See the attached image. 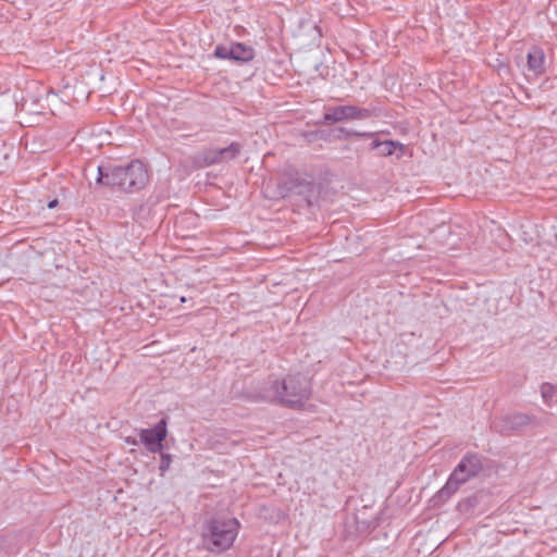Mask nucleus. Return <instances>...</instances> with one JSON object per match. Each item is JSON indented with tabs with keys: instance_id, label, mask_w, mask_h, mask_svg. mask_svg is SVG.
<instances>
[{
	"instance_id": "1",
	"label": "nucleus",
	"mask_w": 557,
	"mask_h": 557,
	"mask_svg": "<svg viewBox=\"0 0 557 557\" xmlns=\"http://www.w3.org/2000/svg\"><path fill=\"white\" fill-rule=\"evenodd\" d=\"M149 181L146 165L132 161L127 166H98L96 184L117 188L123 191H137L144 188Z\"/></svg>"
},
{
	"instance_id": "2",
	"label": "nucleus",
	"mask_w": 557,
	"mask_h": 557,
	"mask_svg": "<svg viewBox=\"0 0 557 557\" xmlns=\"http://www.w3.org/2000/svg\"><path fill=\"white\" fill-rule=\"evenodd\" d=\"M311 383L302 374L287 375L281 382H272L265 389L263 398L269 401H277L290 408H298L309 399Z\"/></svg>"
},
{
	"instance_id": "3",
	"label": "nucleus",
	"mask_w": 557,
	"mask_h": 557,
	"mask_svg": "<svg viewBox=\"0 0 557 557\" xmlns=\"http://www.w3.org/2000/svg\"><path fill=\"white\" fill-rule=\"evenodd\" d=\"M239 527L236 518L211 519L203 528V543L213 553L224 552L233 545Z\"/></svg>"
},
{
	"instance_id": "4",
	"label": "nucleus",
	"mask_w": 557,
	"mask_h": 557,
	"mask_svg": "<svg viewBox=\"0 0 557 557\" xmlns=\"http://www.w3.org/2000/svg\"><path fill=\"white\" fill-rule=\"evenodd\" d=\"M482 470V460L478 454L465 455L449 474L445 485L437 492L436 497L441 502L448 500L459 487L470 479L475 478Z\"/></svg>"
},
{
	"instance_id": "5",
	"label": "nucleus",
	"mask_w": 557,
	"mask_h": 557,
	"mask_svg": "<svg viewBox=\"0 0 557 557\" xmlns=\"http://www.w3.org/2000/svg\"><path fill=\"white\" fill-rule=\"evenodd\" d=\"M168 435L166 421L161 419L151 429H140L139 438L148 451L159 453L163 448V441Z\"/></svg>"
},
{
	"instance_id": "6",
	"label": "nucleus",
	"mask_w": 557,
	"mask_h": 557,
	"mask_svg": "<svg viewBox=\"0 0 557 557\" xmlns=\"http://www.w3.org/2000/svg\"><path fill=\"white\" fill-rule=\"evenodd\" d=\"M369 116V111L352 106L329 108L324 114L325 123H338L350 120H361Z\"/></svg>"
},
{
	"instance_id": "7",
	"label": "nucleus",
	"mask_w": 557,
	"mask_h": 557,
	"mask_svg": "<svg viewBox=\"0 0 557 557\" xmlns=\"http://www.w3.org/2000/svg\"><path fill=\"white\" fill-rule=\"evenodd\" d=\"M214 54L220 59H231L235 61L247 62L253 58V50L251 47L243 44H233L231 46H218Z\"/></svg>"
},
{
	"instance_id": "8",
	"label": "nucleus",
	"mask_w": 557,
	"mask_h": 557,
	"mask_svg": "<svg viewBox=\"0 0 557 557\" xmlns=\"http://www.w3.org/2000/svg\"><path fill=\"white\" fill-rule=\"evenodd\" d=\"M534 420L533 417L528 416L525 413L517 412L512 414L505 416L496 428L502 432H511L518 431L528 424H530Z\"/></svg>"
},
{
	"instance_id": "9",
	"label": "nucleus",
	"mask_w": 557,
	"mask_h": 557,
	"mask_svg": "<svg viewBox=\"0 0 557 557\" xmlns=\"http://www.w3.org/2000/svg\"><path fill=\"white\" fill-rule=\"evenodd\" d=\"M240 151V147L238 144H231L228 147L209 150L205 154L206 164H214L219 162L228 161L235 158Z\"/></svg>"
},
{
	"instance_id": "10",
	"label": "nucleus",
	"mask_w": 557,
	"mask_h": 557,
	"mask_svg": "<svg viewBox=\"0 0 557 557\" xmlns=\"http://www.w3.org/2000/svg\"><path fill=\"white\" fill-rule=\"evenodd\" d=\"M372 148L379 149V153L383 157H388L395 154L397 158H400L405 151L406 146L401 143L394 141V140H386V141H373Z\"/></svg>"
},
{
	"instance_id": "11",
	"label": "nucleus",
	"mask_w": 557,
	"mask_h": 557,
	"mask_svg": "<svg viewBox=\"0 0 557 557\" xmlns=\"http://www.w3.org/2000/svg\"><path fill=\"white\" fill-rule=\"evenodd\" d=\"M528 66L534 75H540L544 71V53L539 48H533L528 54Z\"/></svg>"
},
{
	"instance_id": "12",
	"label": "nucleus",
	"mask_w": 557,
	"mask_h": 557,
	"mask_svg": "<svg viewBox=\"0 0 557 557\" xmlns=\"http://www.w3.org/2000/svg\"><path fill=\"white\" fill-rule=\"evenodd\" d=\"M541 395H542L544 403L547 406H552L554 398L557 399L555 385H553L550 383H543L541 386Z\"/></svg>"
},
{
	"instance_id": "13",
	"label": "nucleus",
	"mask_w": 557,
	"mask_h": 557,
	"mask_svg": "<svg viewBox=\"0 0 557 557\" xmlns=\"http://www.w3.org/2000/svg\"><path fill=\"white\" fill-rule=\"evenodd\" d=\"M172 456L170 454H161V460L159 465V471L163 475L171 467Z\"/></svg>"
},
{
	"instance_id": "14",
	"label": "nucleus",
	"mask_w": 557,
	"mask_h": 557,
	"mask_svg": "<svg viewBox=\"0 0 557 557\" xmlns=\"http://www.w3.org/2000/svg\"><path fill=\"white\" fill-rule=\"evenodd\" d=\"M47 206H48V209H53L54 207L59 206V200L58 199L50 200Z\"/></svg>"
},
{
	"instance_id": "15",
	"label": "nucleus",
	"mask_w": 557,
	"mask_h": 557,
	"mask_svg": "<svg viewBox=\"0 0 557 557\" xmlns=\"http://www.w3.org/2000/svg\"><path fill=\"white\" fill-rule=\"evenodd\" d=\"M269 189H270V186L268 185V186H267V189H265L267 196H269V197H271V198H276V197L278 196V195H270Z\"/></svg>"
},
{
	"instance_id": "16",
	"label": "nucleus",
	"mask_w": 557,
	"mask_h": 557,
	"mask_svg": "<svg viewBox=\"0 0 557 557\" xmlns=\"http://www.w3.org/2000/svg\"><path fill=\"white\" fill-rule=\"evenodd\" d=\"M348 135H358V136H363L364 134H360V133H358V132H350V133H348Z\"/></svg>"
},
{
	"instance_id": "17",
	"label": "nucleus",
	"mask_w": 557,
	"mask_h": 557,
	"mask_svg": "<svg viewBox=\"0 0 557 557\" xmlns=\"http://www.w3.org/2000/svg\"><path fill=\"white\" fill-rule=\"evenodd\" d=\"M308 205H309V206H313L314 203H313L311 200H309V201H308Z\"/></svg>"
},
{
	"instance_id": "18",
	"label": "nucleus",
	"mask_w": 557,
	"mask_h": 557,
	"mask_svg": "<svg viewBox=\"0 0 557 557\" xmlns=\"http://www.w3.org/2000/svg\"><path fill=\"white\" fill-rule=\"evenodd\" d=\"M181 301H182V302H185V301H186V298H185V297H182V298H181Z\"/></svg>"
}]
</instances>
